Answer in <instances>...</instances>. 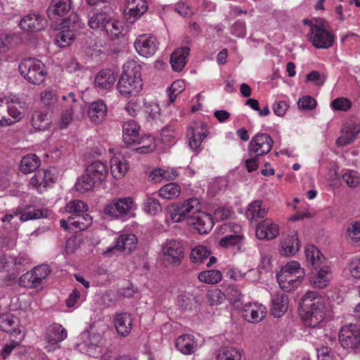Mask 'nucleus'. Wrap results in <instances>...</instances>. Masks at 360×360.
Listing matches in <instances>:
<instances>
[{"mask_svg":"<svg viewBox=\"0 0 360 360\" xmlns=\"http://www.w3.org/2000/svg\"><path fill=\"white\" fill-rule=\"evenodd\" d=\"M324 307L322 296L316 292H307L301 300L299 309L305 325L310 328L317 327L325 317Z\"/></svg>","mask_w":360,"mask_h":360,"instance_id":"1","label":"nucleus"},{"mask_svg":"<svg viewBox=\"0 0 360 360\" xmlns=\"http://www.w3.org/2000/svg\"><path fill=\"white\" fill-rule=\"evenodd\" d=\"M141 67L131 61L123 65V72L117 83L118 91L125 96L137 95L142 89Z\"/></svg>","mask_w":360,"mask_h":360,"instance_id":"2","label":"nucleus"},{"mask_svg":"<svg viewBox=\"0 0 360 360\" xmlns=\"http://www.w3.org/2000/svg\"><path fill=\"white\" fill-rule=\"evenodd\" d=\"M20 75L30 84L39 85L46 77L44 64L36 58L22 59L18 65Z\"/></svg>","mask_w":360,"mask_h":360,"instance_id":"3","label":"nucleus"},{"mask_svg":"<svg viewBox=\"0 0 360 360\" xmlns=\"http://www.w3.org/2000/svg\"><path fill=\"white\" fill-rule=\"evenodd\" d=\"M339 340L344 348L357 352L360 346V325L348 323L343 326L339 332Z\"/></svg>","mask_w":360,"mask_h":360,"instance_id":"4","label":"nucleus"},{"mask_svg":"<svg viewBox=\"0 0 360 360\" xmlns=\"http://www.w3.org/2000/svg\"><path fill=\"white\" fill-rule=\"evenodd\" d=\"M51 271V269L48 264L39 265L22 275L19 279V284L25 288L38 287Z\"/></svg>","mask_w":360,"mask_h":360,"instance_id":"5","label":"nucleus"},{"mask_svg":"<svg viewBox=\"0 0 360 360\" xmlns=\"http://www.w3.org/2000/svg\"><path fill=\"white\" fill-rule=\"evenodd\" d=\"M309 34L310 41L317 49H328L334 43L335 36L323 25H311Z\"/></svg>","mask_w":360,"mask_h":360,"instance_id":"6","label":"nucleus"},{"mask_svg":"<svg viewBox=\"0 0 360 360\" xmlns=\"http://www.w3.org/2000/svg\"><path fill=\"white\" fill-rule=\"evenodd\" d=\"M274 141L266 133H259L252 138L248 144L249 156H263L269 153L273 146Z\"/></svg>","mask_w":360,"mask_h":360,"instance_id":"7","label":"nucleus"},{"mask_svg":"<svg viewBox=\"0 0 360 360\" xmlns=\"http://www.w3.org/2000/svg\"><path fill=\"white\" fill-rule=\"evenodd\" d=\"M134 200L131 198H115L104 208V213L116 219L127 216L132 210Z\"/></svg>","mask_w":360,"mask_h":360,"instance_id":"8","label":"nucleus"},{"mask_svg":"<svg viewBox=\"0 0 360 360\" xmlns=\"http://www.w3.org/2000/svg\"><path fill=\"white\" fill-rule=\"evenodd\" d=\"M18 27L25 33H36L45 29L46 20L40 13L30 12L20 19Z\"/></svg>","mask_w":360,"mask_h":360,"instance_id":"9","label":"nucleus"},{"mask_svg":"<svg viewBox=\"0 0 360 360\" xmlns=\"http://www.w3.org/2000/svg\"><path fill=\"white\" fill-rule=\"evenodd\" d=\"M163 259L172 264L179 265L184 257V247L181 243L176 240H167L162 245Z\"/></svg>","mask_w":360,"mask_h":360,"instance_id":"10","label":"nucleus"},{"mask_svg":"<svg viewBox=\"0 0 360 360\" xmlns=\"http://www.w3.org/2000/svg\"><path fill=\"white\" fill-rule=\"evenodd\" d=\"M209 130L205 122L195 123L187 129L186 135L188 138V144L193 150H198L202 141L208 136Z\"/></svg>","mask_w":360,"mask_h":360,"instance_id":"11","label":"nucleus"},{"mask_svg":"<svg viewBox=\"0 0 360 360\" xmlns=\"http://www.w3.org/2000/svg\"><path fill=\"white\" fill-rule=\"evenodd\" d=\"M67 336V331L62 325L53 323L49 326L45 335L47 343L46 348L49 352L54 351L59 347V343L66 339Z\"/></svg>","mask_w":360,"mask_h":360,"instance_id":"12","label":"nucleus"},{"mask_svg":"<svg viewBox=\"0 0 360 360\" xmlns=\"http://www.w3.org/2000/svg\"><path fill=\"white\" fill-rule=\"evenodd\" d=\"M138 238L134 234H122L117 238L115 245L105 251L104 255L110 257L115 250L130 254L136 248Z\"/></svg>","mask_w":360,"mask_h":360,"instance_id":"13","label":"nucleus"},{"mask_svg":"<svg viewBox=\"0 0 360 360\" xmlns=\"http://www.w3.org/2000/svg\"><path fill=\"white\" fill-rule=\"evenodd\" d=\"M134 47L139 55L148 58L156 52L158 41L153 36L142 34L136 38Z\"/></svg>","mask_w":360,"mask_h":360,"instance_id":"14","label":"nucleus"},{"mask_svg":"<svg viewBox=\"0 0 360 360\" xmlns=\"http://www.w3.org/2000/svg\"><path fill=\"white\" fill-rule=\"evenodd\" d=\"M187 224L196 229L200 234L209 233L214 226L212 215L202 212L190 217Z\"/></svg>","mask_w":360,"mask_h":360,"instance_id":"15","label":"nucleus"},{"mask_svg":"<svg viewBox=\"0 0 360 360\" xmlns=\"http://www.w3.org/2000/svg\"><path fill=\"white\" fill-rule=\"evenodd\" d=\"M124 9V15L127 22L133 23L148 10L146 0H127Z\"/></svg>","mask_w":360,"mask_h":360,"instance_id":"16","label":"nucleus"},{"mask_svg":"<svg viewBox=\"0 0 360 360\" xmlns=\"http://www.w3.org/2000/svg\"><path fill=\"white\" fill-rule=\"evenodd\" d=\"M279 229L278 224L272 219L266 218L260 221L256 229V236L259 240H272L278 236Z\"/></svg>","mask_w":360,"mask_h":360,"instance_id":"17","label":"nucleus"},{"mask_svg":"<svg viewBox=\"0 0 360 360\" xmlns=\"http://www.w3.org/2000/svg\"><path fill=\"white\" fill-rule=\"evenodd\" d=\"M54 182L53 175L51 171L39 169L30 179V185L36 188L38 192H44Z\"/></svg>","mask_w":360,"mask_h":360,"instance_id":"18","label":"nucleus"},{"mask_svg":"<svg viewBox=\"0 0 360 360\" xmlns=\"http://www.w3.org/2000/svg\"><path fill=\"white\" fill-rule=\"evenodd\" d=\"M85 172L91 176L98 186L106 179L108 174V167L105 162L97 160L91 163L86 168Z\"/></svg>","mask_w":360,"mask_h":360,"instance_id":"19","label":"nucleus"},{"mask_svg":"<svg viewBox=\"0 0 360 360\" xmlns=\"http://www.w3.org/2000/svg\"><path fill=\"white\" fill-rule=\"evenodd\" d=\"M117 77L112 70L103 69L95 76V86L98 91L110 90L114 86Z\"/></svg>","mask_w":360,"mask_h":360,"instance_id":"20","label":"nucleus"},{"mask_svg":"<svg viewBox=\"0 0 360 360\" xmlns=\"http://www.w3.org/2000/svg\"><path fill=\"white\" fill-rule=\"evenodd\" d=\"M140 127L135 120H129L122 125V137L124 142L127 145L141 144L139 138Z\"/></svg>","mask_w":360,"mask_h":360,"instance_id":"21","label":"nucleus"},{"mask_svg":"<svg viewBox=\"0 0 360 360\" xmlns=\"http://www.w3.org/2000/svg\"><path fill=\"white\" fill-rule=\"evenodd\" d=\"M71 8V0H52L47 9V14L51 19H56L67 15Z\"/></svg>","mask_w":360,"mask_h":360,"instance_id":"22","label":"nucleus"},{"mask_svg":"<svg viewBox=\"0 0 360 360\" xmlns=\"http://www.w3.org/2000/svg\"><path fill=\"white\" fill-rule=\"evenodd\" d=\"M62 98L67 103V109L62 113L60 127L65 128L70 123L72 114L77 108L79 103L73 92L69 93L68 96H63Z\"/></svg>","mask_w":360,"mask_h":360,"instance_id":"23","label":"nucleus"},{"mask_svg":"<svg viewBox=\"0 0 360 360\" xmlns=\"http://www.w3.org/2000/svg\"><path fill=\"white\" fill-rule=\"evenodd\" d=\"M175 345L181 353L189 355L195 352L198 343L192 335L184 334L176 338Z\"/></svg>","mask_w":360,"mask_h":360,"instance_id":"24","label":"nucleus"},{"mask_svg":"<svg viewBox=\"0 0 360 360\" xmlns=\"http://www.w3.org/2000/svg\"><path fill=\"white\" fill-rule=\"evenodd\" d=\"M266 316V307L262 304H249L245 305L243 317L248 322L258 323Z\"/></svg>","mask_w":360,"mask_h":360,"instance_id":"25","label":"nucleus"},{"mask_svg":"<svg viewBox=\"0 0 360 360\" xmlns=\"http://www.w3.org/2000/svg\"><path fill=\"white\" fill-rule=\"evenodd\" d=\"M316 272H313L310 277V283L317 288H326L331 278V271L328 266H319V269H315Z\"/></svg>","mask_w":360,"mask_h":360,"instance_id":"26","label":"nucleus"},{"mask_svg":"<svg viewBox=\"0 0 360 360\" xmlns=\"http://www.w3.org/2000/svg\"><path fill=\"white\" fill-rule=\"evenodd\" d=\"M219 245L226 249L233 248L238 252H244L246 250L244 236L239 233L226 235L221 238Z\"/></svg>","mask_w":360,"mask_h":360,"instance_id":"27","label":"nucleus"},{"mask_svg":"<svg viewBox=\"0 0 360 360\" xmlns=\"http://www.w3.org/2000/svg\"><path fill=\"white\" fill-rule=\"evenodd\" d=\"M114 321L115 327L118 334L124 337L130 333L132 326L131 314L125 312L116 314Z\"/></svg>","mask_w":360,"mask_h":360,"instance_id":"28","label":"nucleus"},{"mask_svg":"<svg viewBox=\"0 0 360 360\" xmlns=\"http://www.w3.org/2000/svg\"><path fill=\"white\" fill-rule=\"evenodd\" d=\"M15 214L18 215L20 220L24 222L32 219L46 217L47 210L36 209L32 206L27 205L23 209L18 208L15 211Z\"/></svg>","mask_w":360,"mask_h":360,"instance_id":"29","label":"nucleus"},{"mask_svg":"<svg viewBox=\"0 0 360 360\" xmlns=\"http://www.w3.org/2000/svg\"><path fill=\"white\" fill-rule=\"evenodd\" d=\"M190 53V48L188 46H183L177 49L170 56V63L174 71L179 72L185 67L186 64V58Z\"/></svg>","mask_w":360,"mask_h":360,"instance_id":"30","label":"nucleus"},{"mask_svg":"<svg viewBox=\"0 0 360 360\" xmlns=\"http://www.w3.org/2000/svg\"><path fill=\"white\" fill-rule=\"evenodd\" d=\"M276 278L281 288L288 292L297 288L303 279V278H297V274H290V273H278Z\"/></svg>","mask_w":360,"mask_h":360,"instance_id":"31","label":"nucleus"},{"mask_svg":"<svg viewBox=\"0 0 360 360\" xmlns=\"http://www.w3.org/2000/svg\"><path fill=\"white\" fill-rule=\"evenodd\" d=\"M288 305V297L282 294H276L271 299V313L274 317L282 316L287 311Z\"/></svg>","mask_w":360,"mask_h":360,"instance_id":"32","label":"nucleus"},{"mask_svg":"<svg viewBox=\"0 0 360 360\" xmlns=\"http://www.w3.org/2000/svg\"><path fill=\"white\" fill-rule=\"evenodd\" d=\"M107 107L103 101L93 102L88 109V115L95 124L101 123L105 119Z\"/></svg>","mask_w":360,"mask_h":360,"instance_id":"33","label":"nucleus"},{"mask_svg":"<svg viewBox=\"0 0 360 360\" xmlns=\"http://www.w3.org/2000/svg\"><path fill=\"white\" fill-rule=\"evenodd\" d=\"M19 324L18 319L11 314H0V330L6 333H18L20 330L18 328Z\"/></svg>","mask_w":360,"mask_h":360,"instance_id":"34","label":"nucleus"},{"mask_svg":"<svg viewBox=\"0 0 360 360\" xmlns=\"http://www.w3.org/2000/svg\"><path fill=\"white\" fill-rule=\"evenodd\" d=\"M129 169L128 164L124 157L115 156L110 160V172L115 179H122Z\"/></svg>","mask_w":360,"mask_h":360,"instance_id":"35","label":"nucleus"},{"mask_svg":"<svg viewBox=\"0 0 360 360\" xmlns=\"http://www.w3.org/2000/svg\"><path fill=\"white\" fill-rule=\"evenodd\" d=\"M41 165V160L36 154L25 155L20 165V169L24 174H30L35 172Z\"/></svg>","mask_w":360,"mask_h":360,"instance_id":"36","label":"nucleus"},{"mask_svg":"<svg viewBox=\"0 0 360 360\" xmlns=\"http://www.w3.org/2000/svg\"><path fill=\"white\" fill-rule=\"evenodd\" d=\"M70 226L75 232L86 229L92 223L91 217L85 212L69 217Z\"/></svg>","mask_w":360,"mask_h":360,"instance_id":"37","label":"nucleus"},{"mask_svg":"<svg viewBox=\"0 0 360 360\" xmlns=\"http://www.w3.org/2000/svg\"><path fill=\"white\" fill-rule=\"evenodd\" d=\"M50 124L51 120L48 112L37 110L32 114V124L34 129L44 131L49 127Z\"/></svg>","mask_w":360,"mask_h":360,"instance_id":"38","label":"nucleus"},{"mask_svg":"<svg viewBox=\"0 0 360 360\" xmlns=\"http://www.w3.org/2000/svg\"><path fill=\"white\" fill-rule=\"evenodd\" d=\"M305 256L307 261L314 267L319 268L321 260L324 259L320 250L314 245L309 244L305 247Z\"/></svg>","mask_w":360,"mask_h":360,"instance_id":"39","label":"nucleus"},{"mask_svg":"<svg viewBox=\"0 0 360 360\" xmlns=\"http://www.w3.org/2000/svg\"><path fill=\"white\" fill-rule=\"evenodd\" d=\"M268 210L262 208V201L255 200L248 207L246 217L250 221H257V219L264 218L267 214Z\"/></svg>","mask_w":360,"mask_h":360,"instance_id":"40","label":"nucleus"},{"mask_svg":"<svg viewBox=\"0 0 360 360\" xmlns=\"http://www.w3.org/2000/svg\"><path fill=\"white\" fill-rule=\"evenodd\" d=\"M110 19V16L108 13L101 11L94 13L89 20L88 24L91 29L103 28L105 30Z\"/></svg>","mask_w":360,"mask_h":360,"instance_id":"41","label":"nucleus"},{"mask_svg":"<svg viewBox=\"0 0 360 360\" xmlns=\"http://www.w3.org/2000/svg\"><path fill=\"white\" fill-rule=\"evenodd\" d=\"M97 186L96 184L86 172L78 177L75 184V190L81 193L90 191Z\"/></svg>","mask_w":360,"mask_h":360,"instance_id":"42","label":"nucleus"},{"mask_svg":"<svg viewBox=\"0 0 360 360\" xmlns=\"http://www.w3.org/2000/svg\"><path fill=\"white\" fill-rule=\"evenodd\" d=\"M181 193V188L176 183H169L159 190V196L166 200L176 198Z\"/></svg>","mask_w":360,"mask_h":360,"instance_id":"43","label":"nucleus"},{"mask_svg":"<svg viewBox=\"0 0 360 360\" xmlns=\"http://www.w3.org/2000/svg\"><path fill=\"white\" fill-rule=\"evenodd\" d=\"M191 216L188 212L185 202L183 204L176 203L173 205V210L170 213V217L173 221L181 222L186 219L188 221V218Z\"/></svg>","mask_w":360,"mask_h":360,"instance_id":"44","label":"nucleus"},{"mask_svg":"<svg viewBox=\"0 0 360 360\" xmlns=\"http://www.w3.org/2000/svg\"><path fill=\"white\" fill-rule=\"evenodd\" d=\"M217 360H240L241 352L239 349L233 347H221L217 356Z\"/></svg>","mask_w":360,"mask_h":360,"instance_id":"45","label":"nucleus"},{"mask_svg":"<svg viewBox=\"0 0 360 360\" xmlns=\"http://www.w3.org/2000/svg\"><path fill=\"white\" fill-rule=\"evenodd\" d=\"M108 35L112 39H118L121 36H124V27L122 23L117 20H109L105 29Z\"/></svg>","mask_w":360,"mask_h":360,"instance_id":"46","label":"nucleus"},{"mask_svg":"<svg viewBox=\"0 0 360 360\" xmlns=\"http://www.w3.org/2000/svg\"><path fill=\"white\" fill-rule=\"evenodd\" d=\"M198 278L201 282L214 284L219 283L222 278V274L218 270H207L199 273Z\"/></svg>","mask_w":360,"mask_h":360,"instance_id":"47","label":"nucleus"},{"mask_svg":"<svg viewBox=\"0 0 360 360\" xmlns=\"http://www.w3.org/2000/svg\"><path fill=\"white\" fill-rule=\"evenodd\" d=\"M75 38V33L70 29L63 30L56 35L55 39L56 44L60 47H67L70 46Z\"/></svg>","mask_w":360,"mask_h":360,"instance_id":"48","label":"nucleus"},{"mask_svg":"<svg viewBox=\"0 0 360 360\" xmlns=\"http://www.w3.org/2000/svg\"><path fill=\"white\" fill-rule=\"evenodd\" d=\"M210 255L211 252L207 247L198 245L191 252L190 259L193 263H202Z\"/></svg>","mask_w":360,"mask_h":360,"instance_id":"49","label":"nucleus"},{"mask_svg":"<svg viewBox=\"0 0 360 360\" xmlns=\"http://www.w3.org/2000/svg\"><path fill=\"white\" fill-rule=\"evenodd\" d=\"M345 236L351 244H358L360 240V222L353 221L350 223L346 231Z\"/></svg>","mask_w":360,"mask_h":360,"instance_id":"50","label":"nucleus"},{"mask_svg":"<svg viewBox=\"0 0 360 360\" xmlns=\"http://www.w3.org/2000/svg\"><path fill=\"white\" fill-rule=\"evenodd\" d=\"M143 208L145 212L151 215H156L162 212V206L159 200L148 195H147L144 200Z\"/></svg>","mask_w":360,"mask_h":360,"instance_id":"51","label":"nucleus"},{"mask_svg":"<svg viewBox=\"0 0 360 360\" xmlns=\"http://www.w3.org/2000/svg\"><path fill=\"white\" fill-rule=\"evenodd\" d=\"M88 205L82 200H74L65 206V211L72 215L82 214L87 211Z\"/></svg>","mask_w":360,"mask_h":360,"instance_id":"52","label":"nucleus"},{"mask_svg":"<svg viewBox=\"0 0 360 360\" xmlns=\"http://www.w3.org/2000/svg\"><path fill=\"white\" fill-rule=\"evenodd\" d=\"M197 302V297L190 293H182L178 297V304L184 311L191 310Z\"/></svg>","mask_w":360,"mask_h":360,"instance_id":"53","label":"nucleus"},{"mask_svg":"<svg viewBox=\"0 0 360 360\" xmlns=\"http://www.w3.org/2000/svg\"><path fill=\"white\" fill-rule=\"evenodd\" d=\"M299 248V241L297 236L295 235L285 238L283 242V249L285 255H295Z\"/></svg>","mask_w":360,"mask_h":360,"instance_id":"54","label":"nucleus"},{"mask_svg":"<svg viewBox=\"0 0 360 360\" xmlns=\"http://www.w3.org/2000/svg\"><path fill=\"white\" fill-rule=\"evenodd\" d=\"M279 273L290 274H297V278H304L305 275L304 269L300 267V264L297 261H292L284 266Z\"/></svg>","mask_w":360,"mask_h":360,"instance_id":"55","label":"nucleus"},{"mask_svg":"<svg viewBox=\"0 0 360 360\" xmlns=\"http://www.w3.org/2000/svg\"><path fill=\"white\" fill-rule=\"evenodd\" d=\"M360 129L356 127L346 131L345 134L339 137L336 141L338 146H345L351 143L359 133Z\"/></svg>","mask_w":360,"mask_h":360,"instance_id":"56","label":"nucleus"},{"mask_svg":"<svg viewBox=\"0 0 360 360\" xmlns=\"http://www.w3.org/2000/svg\"><path fill=\"white\" fill-rule=\"evenodd\" d=\"M8 109L9 106L7 101L5 102L4 100L0 99V126L1 127L12 125V121H11V117H9Z\"/></svg>","mask_w":360,"mask_h":360,"instance_id":"57","label":"nucleus"},{"mask_svg":"<svg viewBox=\"0 0 360 360\" xmlns=\"http://www.w3.org/2000/svg\"><path fill=\"white\" fill-rule=\"evenodd\" d=\"M231 34L239 38H244L246 36V24L244 20H236L230 27Z\"/></svg>","mask_w":360,"mask_h":360,"instance_id":"58","label":"nucleus"},{"mask_svg":"<svg viewBox=\"0 0 360 360\" xmlns=\"http://www.w3.org/2000/svg\"><path fill=\"white\" fill-rule=\"evenodd\" d=\"M208 302L210 305H218L225 300L224 293L219 289H213L207 293Z\"/></svg>","mask_w":360,"mask_h":360,"instance_id":"59","label":"nucleus"},{"mask_svg":"<svg viewBox=\"0 0 360 360\" xmlns=\"http://www.w3.org/2000/svg\"><path fill=\"white\" fill-rule=\"evenodd\" d=\"M342 180L349 187H356L360 183L359 173L355 170H349L342 175Z\"/></svg>","mask_w":360,"mask_h":360,"instance_id":"60","label":"nucleus"},{"mask_svg":"<svg viewBox=\"0 0 360 360\" xmlns=\"http://www.w3.org/2000/svg\"><path fill=\"white\" fill-rule=\"evenodd\" d=\"M330 105L331 108L335 110L347 111L351 108L352 103L349 99L346 98L339 97L334 99L331 102Z\"/></svg>","mask_w":360,"mask_h":360,"instance_id":"61","label":"nucleus"},{"mask_svg":"<svg viewBox=\"0 0 360 360\" xmlns=\"http://www.w3.org/2000/svg\"><path fill=\"white\" fill-rule=\"evenodd\" d=\"M297 105L302 110H311L316 108V101L310 96H304L298 100Z\"/></svg>","mask_w":360,"mask_h":360,"instance_id":"62","label":"nucleus"},{"mask_svg":"<svg viewBox=\"0 0 360 360\" xmlns=\"http://www.w3.org/2000/svg\"><path fill=\"white\" fill-rule=\"evenodd\" d=\"M186 208L190 215H196L200 212V202L197 198H191L185 201Z\"/></svg>","mask_w":360,"mask_h":360,"instance_id":"63","label":"nucleus"},{"mask_svg":"<svg viewBox=\"0 0 360 360\" xmlns=\"http://www.w3.org/2000/svg\"><path fill=\"white\" fill-rule=\"evenodd\" d=\"M41 100L47 106L55 104L58 100L56 91L49 89L43 91L41 94Z\"/></svg>","mask_w":360,"mask_h":360,"instance_id":"64","label":"nucleus"}]
</instances>
